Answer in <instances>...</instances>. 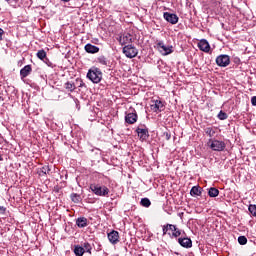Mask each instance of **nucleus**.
Listing matches in <instances>:
<instances>
[{
	"mask_svg": "<svg viewBox=\"0 0 256 256\" xmlns=\"http://www.w3.org/2000/svg\"><path fill=\"white\" fill-rule=\"evenodd\" d=\"M86 77L92 83H101V79H103V72H101V69L97 67H92L88 70Z\"/></svg>",
	"mask_w": 256,
	"mask_h": 256,
	"instance_id": "1",
	"label": "nucleus"
},
{
	"mask_svg": "<svg viewBox=\"0 0 256 256\" xmlns=\"http://www.w3.org/2000/svg\"><path fill=\"white\" fill-rule=\"evenodd\" d=\"M90 190L97 197H107L109 195V188L107 186H101L99 184H90Z\"/></svg>",
	"mask_w": 256,
	"mask_h": 256,
	"instance_id": "2",
	"label": "nucleus"
},
{
	"mask_svg": "<svg viewBox=\"0 0 256 256\" xmlns=\"http://www.w3.org/2000/svg\"><path fill=\"white\" fill-rule=\"evenodd\" d=\"M208 145L212 151H225V147H227V144H225L224 141L217 140V139H209Z\"/></svg>",
	"mask_w": 256,
	"mask_h": 256,
	"instance_id": "3",
	"label": "nucleus"
},
{
	"mask_svg": "<svg viewBox=\"0 0 256 256\" xmlns=\"http://www.w3.org/2000/svg\"><path fill=\"white\" fill-rule=\"evenodd\" d=\"M150 109L154 113H161V111H165V102L161 99H153L151 100Z\"/></svg>",
	"mask_w": 256,
	"mask_h": 256,
	"instance_id": "4",
	"label": "nucleus"
},
{
	"mask_svg": "<svg viewBox=\"0 0 256 256\" xmlns=\"http://www.w3.org/2000/svg\"><path fill=\"white\" fill-rule=\"evenodd\" d=\"M123 53L128 59H133L139 54V50H137L135 46L129 44L123 47Z\"/></svg>",
	"mask_w": 256,
	"mask_h": 256,
	"instance_id": "5",
	"label": "nucleus"
},
{
	"mask_svg": "<svg viewBox=\"0 0 256 256\" xmlns=\"http://www.w3.org/2000/svg\"><path fill=\"white\" fill-rule=\"evenodd\" d=\"M231 63V58L227 54H221L216 58V65L218 67H228Z\"/></svg>",
	"mask_w": 256,
	"mask_h": 256,
	"instance_id": "6",
	"label": "nucleus"
},
{
	"mask_svg": "<svg viewBox=\"0 0 256 256\" xmlns=\"http://www.w3.org/2000/svg\"><path fill=\"white\" fill-rule=\"evenodd\" d=\"M156 45L157 49H159L160 53L163 55H171V53H173V46H165L163 41H159Z\"/></svg>",
	"mask_w": 256,
	"mask_h": 256,
	"instance_id": "7",
	"label": "nucleus"
},
{
	"mask_svg": "<svg viewBox=\"0 0 256 256\" xmlns=\"http://www.w3.org/2000/svg\"><path fill=\"white\" fill-rule=\"evenodd\" d=\"M163 17L165 21L171 23V25H177L179 23V16H177V14L164 12Z\"/></svg>",
	"mask_w": 256,
	"mask_h": 256,
	"instance_id": "8",
	"label": "nucleus"
},
{
	"mask_svg": "<svg viewBox=\"0 0 256 256\" xmlns=\"http://www.w3.org/2000/svg\"><path fill=\"white\" fill-rule=\"evenodd\" d=\"M136 133L138 134V137H140L141 141H146V139L149 138V129H147L146 126H139L136 129Z\"/></svg>",
	"mask_w": 256,
	"mask_h": 256,
	"instance_id": "9",
	"label": "nucleus"
},
{
	"mask_svg": "<svg viewBox=\"0 0 256 256\" xmlns=\"http://www.w3.org/2000/svg\"><path fill=\"white\" fill-rule=\"evenodd\" d=\"M178 243L184 249H191L193 247V241L189 237H180L178 238Z\"/></svg>",
	"mask_w": 256,
	"mask_h": 256,
	"instance_id": "10",
	"label": "nucleus"
},
{
	"mask_svg": "<svg viewBox=\"0 0 256 256\" xmlns=\"http://www.w3.org/2000/svg\"><path fill=\"white\" fill-rule=\"evenodd\" d=\"M120 45H127L129 43H133V35L129 33L122 34L118 39Z\"/></svg>",
	"mask_w": 256,
	"mask_h": 256,
	"instance_id": "11",
	"label": "nucleus"
},
{
	"mask_svg": "<svg viewBox=\"0 0 256 256\" xmlns=\"http://www.w3.org/2000/svg\"><path fill=\"white\" fill-rule=\"evenodd\" d=\"M108 241L112 245H117V243H119V232L112 230L110 233H108Z\"/></svg>",
	"mask_w": 256,
	"mask_h": 256,
	"instance_id": "12",
	"label": "nucleus"
},
{
	"mask_svg": "<svg viewBox=\"0 0 256 256\" xmlns=\"http://www.w3.org/2000/svg\"><path fill=\"white\" fill-rule=\"evenodd\" d=\"M198 48L204 53H209V51H211V45H209V42L205 39H202L198 42Z\"/></svg>",
	"mask_w": 256,
	"mask_h": 256,
	"instance_id": "13",
	"label": "nucleus"
},
{
	"mask_svg": "<svg viewBox=\"0 0 256 256\" xmlns=\"http://www.w3.org/2000/svg\"><path fill=\"white\" fill-rule=\"evenodd\" d=\"M169 231H172L170 237L174 239H177V237H181V235L183 234V231H181V229L177 228V226L173 224L169 226Z\"/></svg>",
	"mask_w": 256,
	"mask_h": 256,
	"instance_id": "14",
	"label": "nucleus"
},
{
	"mask_svg": "<svg viewBox=\"0 0 256 256\" xmlns=\"http://www.w3.org/2000/svg\"><path fill=\"white\" fill-rule=\"evenodd\" d=\"M33 71V68L31 65H26L20 70V77L21 79H25L26 77H29L31 75V72Z\"/></svg>",
	"mask_w": 256,
	"mask_h": 256,
	"instance_id": "15",
	"label": "nucleus"
},
{
	"mask_svg": "<svg viewBox=\"0 0 256 256\" xmlns=\"http://www.w3.org/2000/svg\"><path fill=\"white\" fill-rule=\"evenodd\" d=\"M126 123H129V125H133V123H137V113H128L125 116Z\"/></svg>",
	"mask_w": 256,
	"mask_h": 256,
	"instance_id": "16",
	"label": "nucleus"
},
{
	"mask_svg": "<svg viewBox=\"0 0 256 256\" xmlns=\"http://www.w3.org/2000/svg\"><path fill=\"white\" fill-rule=\"evenodd\" d=\"M86 53H91V54H95V53H99V47L93 45V44H86L84 47Z\"/></svg>",
	"mask_w": 256,
	"mask_h": 256,
	"instance_id": "17",
	"label": "nucleus"
},
{
	"mask_svg": "<svg viewBox=\"0 0 256 256\" xmlns=\"http://www.w3.org/2000/svg\"><path fill=\"white\" fill-rule=\"evenodd\" d=\"M190 195L192 197H199L201 196V188L199 186H193L190 190Z\"/></svg>",
	"mask_w": 256,
	"mask_h": 256,
	"instance_id": "18",
	"label": "nucleus"
},
{
	"mask_svg": "<svg viewBox=\"0 0 256 256\" xmlns=\"http://www.w3.org/2000/svg\"><path fill=\"white\" fill-rule=\"evenodd\" d=\"M76 225L80 229H83V227H87V218L85 217H80L76 220Z\"/></svg>",
	"mask_w": 256,
	"mask_h": 256,
	"instance_id": "19",
	"label": "nucleus"
},
{
	"mask_svg": "<svg viewBox=\"0 0 256 256\" xmlns=\"http://www.w3.org/2000/svg\"><path fill=\"white\" fill-rule=\"evenodd\" d=\"M49 173H51L49 165L43 166L40 171H38V175H40V177H43V175H49Z\"/></svg>",
	"mask_w": 256,
	"mask_h": 256,
	"instance_id": "20",
	"label": "nucleus"
},
{
	"mask_svg": "<svg viewBox=\"0 0 256 256\" xmlns=\"http://www.w3.org/2000/svg\"><path fill=\"white\" fill-rule=\"evenodd\" d=\"M97 63L103 65V67H109V60L105 56H99L97 58Z\"/></svg>",
	"mask_w": 256,
	"mask_h": 256,
	"instance_id": "21",
	"label": "nucleus"
},
{
	"mask_svg": "<svg viewBox=\"0 0 256 256\" xmlns=\"http://www.w3.org/2000/svg\"><path fill=\"white\" fill-rule=\"evenodd\" d=\"M74 254H75L76 256L85 255V248H83V246L76 245V246L74 247Z\"/></svg>",
	"mask_w": 256,
	"mask_h": 256,
	"instance_id": "22",
	"label": "nucleus"
},
{
	"mask_svg": "<svg viewBox=\"0 0 256 256\" xmlns=\"http://www.w3.org/2000/svg\"><path fill=\"white\" fill-rule=\"evenodd\" d=\"M209 197H218L219 196V189L212 187L208 191Z\"/></svg>",
	"mask_w": 256,
	"mask_h": 256,
	"instance_id": "23",
	"label": "nucleus"
},
{
	"mask_svg": "<svg viewBox=\"0 0 256 256\" xmlns=\"http://www.w3.org/2000/svg\"><path fill=\"white\" fill-rule=\"evenodd\" d=\"M82 247L84 249V252L89 253V255H91V250L93 249V247H91V244L89 242H84L82 244Z\"/></svg>",
	"mask_w": 256,
	"mask_h": 256,
	"instance_id": "24",
	"label": "nucleus"
},
{
	"mask_svg": "<svg viewBox=\"0 0 256 256\" xmlns=\"http://www.w3.org/2000/svg\"><path fill=\"white\" fill-rule=\"evenodd\" d=\"M36 55H37L38 59H40L41 61H43L44 59L47 58V52H45V50H43V49L39 50Z\"/></svg>",
	"mask_w": 256,
	"mask_h": 256,
	"instance_id": "25",
	"label": "nucleus"
},
{
	"mask_svg": "<svg viewBox=\"0 0 256 256\" xmlns=\"http://www.w3.org/2000/svg\"><path fill=\"white\" fill-rule=\"evenodd\" d=\"M71 200L73 201V203H81V195L73 193L71 194Z\"/></svg>",
	"mask_w": 256,
	"mask_h": 256,
	"instance_id": "26",
	"label": "nucleus"
},
{
	"mask_svg": "<svg viewBox=\"0 0 256 256\" xmlns=\"http://www.w3.org/2000/svg\"><path fill=\"white\" fill-rule=\"evenodd\" d=\"M140 205H142V207H151V200H149V198H142Z\"/></svg>",
	"mask_w": 256,
	"mask_h": 256,
	"instance_id": "27",
	"label": "nucleus"
},
{
	"mask_svg": "<svg viewBox=\"0 0 256 256\" xmlns=\"http://www.w3.org/2000/svg\"><path fill=\"white\" fill-rule=\"evenodd\" d=\"M65 89H67L68 91H70L72 93V91H75L76 87H75L74 83L66 82Z\"/></svg>",
	"mask_w": 256,
	"mask_h": 256,
	"instance_id": "28",
	"label": "nucleus"
},
{
	"mask_svg": "<svg viewBox=\"0 0 256 256\" xmlns=\"http://www.w3.org/2000/svg\"><path fill=\"white\" fill-rule=\"evenodd\" d=\"M204 132L206 135H209L210 137H215V130L211 127L205 128Z\"/></svg>",
	"mask_w": 256,
	"mask_h": 256,
	"instance_id": "29",
	"label": "nucleus"
},
{
	"mask_svg": "<svg viewBox=\"0 0 256 256\" xmlns=\"http://www.w3.org/2000/svg\"><path fill=\"white\" fill-rule=\"evenodd\" d=\"M248 211H250L251 215H253V217H256V205L255 204H251L248 207Z\"/></svg>",
	"mask_w": 256,
	"mask_h": 256,
	"instance_id": "30",
	"label": "nucleus"
},
{
	"mask_svg": "<svg viewBox=\"0 0 256 256\" xmlns=\"http://www.w3.org/2000/svg\"><path fill=\"white\" fill-rule=\"evenodd\" d=\"M238 243H239L240 245H247V237H245V236H239V237H238Z\"/></svg>",
	"mask_w": 256,
	"mask_h": 256,
	"instance_id": "31",
	"label": "nucleus"
},
{
	"mask_svg": "<svg viewBox=\"0 0 256 256\" xmlns=\"http://www.w3.org/2000/svg\"><path fill=\"white\" fill-rule=\"evenodd\" d=\"M227 113L223 112V111H220L218 113V119H220V121H225V119H227Z\"/></svg>",
	"mask_w": 256,
	"mask_h": 256,
	"instance_id": "32",
	"label": "nucleus"
},
{
	"mask_svg": "<svg viewBox=\"0 0 256 256\" xmlns=\"http://www.w3.org/2000/svg\"><path fill=\"white\" fill-rule=\"evenodd\" d=\"M43 63H45L48 67H51V69H53V67H55V64H53V62H51V60H49V58H45L44 60H42Z\"/></svg>",
	"mask_w": 256,
	"mask_h": 256,
	"instance_id": "33",
	"label": "nucleus"
},
{
	"mask_svg": "<svg viewBox=\"0 0 256 256\" xmlns=\"http://www.w3.org/2000/svg\"><path fill=\"white\" fill-rule=\"evenodd\" d=\"M170 225H172V224H166V225L162 226L163 235H167V232L169 231V226Z\"/></svg>",
	"mask_w": 256,
	"mask_h": 256,
	"instance_id": "34",
	"label": "nucleus"
},
{
	"mask_svg": "<svg viewBox=\"0 0 256 256\" xmlns=\"http://www.w3.org/2000/svg\"><path fill=\"white\" fill-rule=\"evenodd\" d=\"M3 35H5V31L2 28H0V42L3 41Z\"/></svg>",
	"mask_w": 256,
	"mask_h": 256,
	"instance_id": "35",
	"label": "nucleus"
},
{
	"mask_svg": "<svg viewBox=\"0 0 256 256\" xmlns=\"http://www.w3.org/2000/svg\"><path fill=\"white\" fill-rule=\"evenodd\" d=\"M5 211H7V208L0 206V213L1 215H5Z\"/></svg>",
	"mask_w": 256,
	"mask_h": 256,
	"instance_id": "36",
	"label": "nucleus"
},
{
	"mask_svg": "<svg viewBox=\"0 0 256 256\" xmlns=\"http://www.w3.org/2000/svg\"><path fill=\"white\" fill-rule=\"evenodd\" d=\"M251 103H252V105H253L254 107H256V96H253V97L251 98Z\"/></svg>",
	"mask_w": 256,
	"mask_h": 256,
	"instance_id": "37",
	"label": "nucleus"
},
{
	"mask_svg": "<svg viewBox=\"0 0 256 256\" xmlns=\"http://www.w3.org/2000/svg\"><path fill=\"white\" fill-rule=\"evenodd\" d=\"M166 139H167V141H169V139H171V134L166 133Z\"/></svg>",
	"mask_w": 256,
	"mask_h": 256,
	"instance_id": "38",
	"label": "nucleus"
},
{
	"mask_svg": "<svg viewBox=\"0 0 256 256\" xmlns=\"http://www.w3.org/2000/svg\"><path fill=\"white\" fill-rule=\"evenodd\" d=\"M6 1V3H9L10 5H11V3L13 2V1H15V0H5Z\"/></svg>",
	"mask_w": 256,
	"mask_h": 256,
	"instance_id": "39",
	"label": "nucleus"
},
{
	"mask_svg": "<svg viewBox=\"0 0 256 256\" xmlns=\"http://www.w3.org/2000/svg\"><path fill=\"white\" fill-rule=\"evenodd\" d=\"M61 1H63V3H69V1L71 0H61Z\"/></svg>",
	"mask_w": 256,
	"mask_h": 256,
	"instance_id": "40",
	"label": "nucleus"
},
{
	"mask_svg": "<svg viewBox=\"0 0 256 256\" xmlns=\"http://www.w3.org/2000/svg\"><path fill=\"white\" fill-rule=\"evenodd\" d=\"M0 161H3V156L0 155Z\"/></svg>",
	"mask_w": 256,
	"mask_h": 256,
	"instance_id": "41",
	"label": "nucleus"
},
{
	"mask_svg": "<svg viewBox=\"0 0 256 256\" xmlns=\"http://www.w3.org/2000/svg\"><path fill=\"white\" fill-rule=\"evenodd\" d=\"M0 101H3L2 97L0 96Z\"/></svg>",
	"mask_w": 256,
	"mask_h": 256,
	"instance_id": "42",
	"label": "nucleus"
}]
</instances>
